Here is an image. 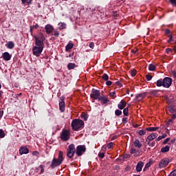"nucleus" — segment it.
<instances>
[{"mask_svg": "<svg viewBox=\"0 0 176 176\" xmlns=\"http://www.w3.org/2000/svg\"><path fill=\"white\" fill-rule=\"evenodd\" d=\"M34 38L36 45L32 48L33 55L36 56V57H39L42 54V52H43V47L45 46L43 42H45L46 38L42 33H39L38 36H34Z\"/></svg>", "mask_w": 176, "mask_h": 176, "instance_id": "f257e3e1", "label": "nucleus"}, {"mask_svg": "<svg viewBox=\"0 0 176 176\" xmlns=\"http://www.w3.org/2000/svg\"><path fill=\"white\" fill-rule=\"evenodd\" d=\"M171 85H173V78L170 77H165L163 80L160 79L157 80L156 82V86H157V87H162V86H163V87H165L166 89H168Z\"/></svg>", "mask_w": 176, "mask_h": 176, "instance_id": "f03ea898", "label": "nucleus"}, {"mask_svg": "<svg viewBox=\"0 0 176 176\" xmlns=\"http://www.w3.org/2000/svg\"><path fill=\"white\" fill-rule=\"evenodd\" d=\"M64 161V157H63V151H59L58 159L54 158L50 164L51 168H56L58 166H60Z\"/></svg>", "mask_w": 176, "mask_h": 176, "instance_id": "7ed1b4c3", "label": "nucleus"}, {"mask_svg": "<svg viewBox=\"0 0 176 176\" xmlns=\"http://www.w3.org/2000/svg\"><path fill=\"white\" fill-rule=\"evenodd\" d=\"M71 126L74 131H78L85 126V122L82 120L74 119L72 120Z\"/></svg>", "mask_w": 176, "mask_h": 176, "instance_id": "20e7f679", "label": "nucleus"}, {"mask_svg": "<svg viewBox=\"0 0 176 176\" xmlns=\"http://www.w3.org/2000/svg\"><path fill=\"white\" fill-rule=\"evenodd\" d=\"M74 155H75V145L74 144H71L67 149V156L69 159H72V157H74Z\"/></svg>", "mask_w": 176, "mask_h": 176, "instance_id": "39448f33", "label": "nucleus"}, {"mask_svg": "<svg viewBox=\"0 0 176 176\" xmlns=\"http://www.w3.org/2000/svg\"><path fill=\"white\" fill-rule=\"evenodd\" d=\"M86 152V146L85 145H79L76 147V153L77 156H82L83 153Z\"/></svg>", "mask_w": 176, "mask_h": 176, "instance_id": "423d86ee", "label": "nucleus"}, {"mask_svg": "<svg viewBox=\"0 0 176 176\" xmlns=\"http://www.w3.org/2000/svg\"><path fill=\"white\" fill-rule=\"evenodd\" d=\"M101 93L100 91L93 89L90 95L91 98H93V100H99L101 96Z\"/></svg>", "mask_w": 176, "mask_h": 176, "instance_id": "0eeeda50", "label": "nucleus"}, {"mask_svg": "<svg viewBox=\"0 0 176 176\" xmlns=\"http://www.w3.org/2000/svg\"><path fill=\"white\" fill-rule=\"evenodd\" d=\"M60 138L63 141H68L69 140V131L65 130L62 131Z\"/></svg>", "mask_w": 176, "mask_h": 176, "instance_id": "6e6552de", "label": "nucleus"}, {"mask_svg": "<svg viewBox=\"0 0 176 176\" xmlns=\"http://www.w3.org/2000/svg\"><path fill=\"white\" fill-rule=\"evenodd\" d=\"M157 137V133H153L150 134L146 140V144H149L151 141H153V140H155Z\"/></svg>", "mask_w": 176, "mask_h": 176, "instance_id": "1a4fd4ad", "label": "nucleus"}, {"mask_svg": "<svg viewBox=\"0 0 176 176\" xmlns=\"http://www.w3.org/2000/svg\"><path fill=\"white\" fill-rule=\"evenodd\" d=\"M168 166V160L163 159L160 161L159 167L160 168H163L164 167H167Z\"/></svg>", "mask_w": 176, "mask_h": 176, "instance_id": "9d476101", "label": "nucleus"}, {"mask_svg": "<svg viewBox=\"0 0 176 176\" xmlns=\"http://www.w3.org/2000/svg\"><path fill=\"white\" fill-rule=\"evenodd\" d=\"M45 30L46 34L49 35L52 34V32H53V30H54V28L52 25L47 24V25H45Z\"/></svg>", "mask_w": 176, "mask_h": 176, "instance_id": "9b49d317", "label": "nucleus"}, {"mask_svg": "<svg viewBox=\"0 0 176 176\" xmlns=\"http://www.w3.org/2000/svg\"><path fill=\"white\" fill-rule=\"evenodd\" d=\"M3 60L5 61H10V59L12 58V56L9 52H4L2 54Z\"/></svg>", "mask_w": 176, "mask_h": 176, "instance_id": "f8f14e48", "label": "nucleus"}, {"mask_svg": "<svg viewBox=\"0 0 176 176\" xmlns=\"http://www.w3.org/2000/svg\"><path fill=\"white\" fill-rule=\"evenodd\" d=\"M30 150H28V148L26 147H21L19 149V154L20 155H27L29 153Z\"/></svg>", "mask_w": 176, "mask_h": 176, "instance_id": "ddd939ff", "label": "nucleus"}, {"mask_svg": "<svg viewBox=\"0 0 176 176\" xmlns=\"http://www.w3.org/2000/svg\"><path fill=\"white\" fill-rule=\"evenodd\" d=\"M127 105V102L124 100H122L118 104V109H124V108Z\"/></svg>", "mask_w": 176, "mask_h": 176, "instance_id": "4468645a", "label": "nucleus"}, {"mask_svg": "<svg viewBox=\"0 0 176 176\" xmlns=\"http://www.w3.org/2000/svg\"><path fill=\"white\" fill-rule=\"evenodd\" d=\"M98 101H101L102 104H107L109 102V100L105 96H100L98 99Z\"/></svg>", "mask_w": 176, "mask_h": 176, "instance_id": "2eb2a0df", "label": "nucleus"}, {"mask_svg": "<svg viewBox=\"0 0 176 176\" xmlns=\"http://www.w3.org/2000/svg\"><path fill=\"white\" fill-rule=\"evenodd\" d=\"M144 167V162H139L136 166V171L138 173H140V171L142 170V168Z\"/></svg>", "mask_w": 176, "mask_h": 176, "instance_id": "dca6fc26", "label": "nucleus"}, {"mask_svg": "<svg viewBox=\"0 0 176 176\" xmlns=\"http://www.w3.org/2000/svg\"><path fill=\"white\" fill-rule=\"evenodd\" d=\"M59 109L60 111L64 112L65 111V102L63 100L59 102Z\"/></svg>", "mask_w": 176, "mask_h": 176, "instance_id": "f3484780", "label": "nucleus"}, {"mask_svg": "<svg viewBox=\"0 0 176 176\" xmlns=\"http://www.w3.org/2000/svg\"><path fill=\"white\" fill-rule=\"evenodd\" d=\"M146 97V93L138 94L136 95V100H144Z\"/></svg>", "mask_w": 176, "mask_h": 176, "instance_id": "a211bd4d", "label": "nucleus"}, {"mask_svg": "<svg viewBox=\"0 0 176 176\" xmlns=\"http://www.w3.org/2000/svg\"><path fill=\"white\" fill-rule=\"evenodd\" d=\"M170 144H168L164 147H162L161 148V152L162 153H166V152H168V151H170Z\"/></svg>", "mask_w": 176, "mask_h": 176, "instance_id": "6ab92c4d", "label": "nucleus"}, {"mask_svg": "<svg viewBox=\"0 0 176 176\" xmlns=\"http://www.w3.org/2000/svg\"><path fill=\"white\" fill-rule=\"evenodd\" d=\"M33 0H21L22 5H28V6H30V5H32Z\"/></svg>", "mask_w": 176, "mask_h": 176, "instance_id": "aec40b11", "label": "nucleus"}, {"mask_svg": "<svg viewBox=\"0 0 176 176\" xmlns=\"http://www.w3.org/2000/svg\"><path fill=\"white\" fill-rule=\"evenodd\" d=\"M134 146L136 148H141V146H142V144H141V142H140L139 140H135L134 142Z\"/></svg>", "mask_w": 176, "mask_h": 176, "instance_id": "412c9836", "label": "nucleus"}, {"mask_svg": "<svg viewBox=\"0 0 176 176\" xmlns=\"http://www.w3.org/2000/svg\"><path fill=\"white\" fill-rule=\"evenodd\" d=\"M8 49H13L14 47V43L12 41H9L7 44Z\"/></svg>", "mask_w": 176, "mask_h": 176, "instance_id": "4be33fe9", "label": "nucleus"}, {"mask_svg": "<svg viewBox=\"0 0 176 176\" xmlns=\"http://www.w3.org/2000/svg\"><path fill=\"white\" fill-rule=\"evenodd\" d=\"M72 47H74V44L69 43L65 47L66 52H68V50H70Z\"/></svg>", "mask_w": 176, "mask_h": 176, "instance_id": "5701e85b", "label": "nucleus"}, {"mask_svg": "<svg viewBox=\"0 0 176 176\" xmlns=\"http://www.w3.org/2000/svg\"><path fill=\"white\" fill-rule=\"evenodd\" d=\"M146 131H156V130H159V127H148L146 128Z\"/></svg>", "mask_w": 176, "mask_h": 176, "instance_id": "b1692460", "label": "nucleus"}, {"mask_svg": "<svg viewBox=\"0 0 176 176\" xmlns=\"http://www.w3.org/2000/svg\"><path fill=\"white\" fill-rule=\"evenodd\" d=\"M76 67V65L75 63H69L67 65L68 69H74Z\"/></svg>", "mask_w": 176, "mask_h": 176, "instance_id": "393cba45", "label": "nucleus"}, {"mask_svg": "<svg viewBox=\"0 0 176 176\" xmlns=\"http://www.w3.org/2000/svg\"><path fill=\"white\" fill-rule=\"evenodd\" d=\"M58 25H59V30H64L65 29V27H67V25L64 23H59Z\"/></svg>", "mask_w": 176, "mask_h": 176, "instance_id": "a878e982", "label": "nucleus"}, {"mask_svg": "<svg viewBox=\"0 0 176 176\" xmlns=\"http://www.w3.org/2000/svg\"><path fill=\"white\" fill-rule=\"evenodd\" d=\"M168 111H169V112H170V113H174V112H175V109L173 106H169L168 107Z\"/></svg>", "mask_w": 176, "mask_h": 176, "instance_id": "bb28decb", "label": "nucleus"}, {"mask_svg": "<svg viewBox=\"0 0 176 176\" xmlns=\"http://www.w3.org/2000/svg\"><path fill=\"white\" fill-rule=\"evenodd\" d=\"M148 69L149 71H155V69H156V66H155L153 64H150L148 65Z\"/></svg>", "mask_w": 176, "mask_h": 176, "instance_id": "cd10ccee", "label": "nucleus"}, {"mask_svg": "<svg viewBox=\"0 0 176 176\" xmlns=\"http://www.w3.org/2000/svg\"><path fill=\"white\" fill-rule=\"evenodd\" d=\"M81 118H82L83 120H87V119L89 118V117L87 116V115H86V113H82V114H81Z\"/></svg>", "mask_w": 176, "mask_h": 176, "instance_id": "c85d7f7f", "label": "nucleus"}, {"mask_svg": "<svg viewBox=\"0 0 176 176\" xmlns=\"http://www.w3.org/2000/svg\"><path fill=\"white\" fill-rule=\"evenodd\" d=\"M123 113L124 116H129V107H126L125 109H124Z\"/></svg>", "mask_w": 176, "mask_h": 176, "instance_id": "c756f323", "label": "nucleus"}, {"mask_svg": "<svg viewBox=\"0 0 176 176\" xmlns=\"http://www.w3.org/2000/svg\"><path fill=\"white\" fill-rule=\"evenodd\" d=\"M166 137H167V135L164 134L162 135H160L157 139L156 141H160L162 140H163V138H166Z\"/></svg>", "mask_w": 176, "mask_h": 176, "instance_id": "7c9ffc66", "label": "nucleus"}, {"mask_svg": "<svg viewBox=\"0 0 176 176\" xmlns=\"http://www.w3.org/2000/svg\"><path fill=\"white\" fill-rule=\"evenodd\" d=\"M138 134L139 135H141V136L145 135L146 134V131H145V130L142 129L139 131Z\"/></svg>", "mask_w": 176, "mask_h": 176, "instance_id": "2f4dec72", "label": "nucleus"}, {"mask_svg": "<svg viewBox=\"0 0 176 176\" xmlns=\"http://www.w3.org/2000/svg\"><path fill=\"white\" fill-rule=\"evenodd\" d=\"M131 75L133 77L135 76V75H137V70H135V69L131 70Z\"/></svg>", "mask_w": 176, "mask_h": 176, "instance_id": "473e14b6", "label": "nucleus"}, {"mask_svg": "<svg viewBox=\"0 0 176 176\" xmlns=\"http://www.w3.org/2000/svg\"><path fill=\"white\" fill-rule=\"evenodd\" d=\"M102 78L104 80H108V79H109V77L108 76V74H104L102 76Z\"/></svg>", "mask_w": 176, "mask_h": 176, "instance_id": "72a5a7b5", "label": "nucleus"}, {"mask_svg": "<svg viewBox=\"0 0 176 176\" xmlns=\"http://www.w3.org/2000/svg\"><path fill=\"white\" fill-rule=\"evenodd\" d=\"M115 115L116 116H120V115H122V111H120L119 109L116 110Z\"/></svg>", "mask_w": 176, "mask_h": 176, "instance_id": "f704fd0d", "label": "nucleus"}, {"mask_svg": "<svg viewBox=\"0 0 176 176\" xmlns=\"http://www.w3.org/2000/svg\"><path fill=\"white\" fill-rule=\"evenodd\" d=\"M0 138H5V132L2 129H0Z\"/></svg>", "mask_w": 176, "mask_h": 176, "instance_id": "c9c22d12", "label": "nucleus"}, {"mask_svg": "<svg viewBox=\"0 0 176 176\" xmlns=\"http://www.w3.org/2000/svg\"><path fill=\"white\" fill-rule=\"evenodd\" d=\"M39 168H41L40 174H43V173H45V166L40 165Z\"/></svg>", "mask_w": 176, "mask_h": 176, "instance_id": "e433bc0d", "label": "nucleus"}, {"mask_svg": "<svg viewBox=\"0 0 176 176\" xmlns=\"http://www.w3.org/2000/svg\"><path fill=\"white\" fill-rule=\"evenodd\" d=\"M149 167H151V162L146 164V165L143 169V171H145L146 170V168H149Z\"/></svg>", "mask_w": 176, "mask_h": 176, "instance_id": "4c0bfd02", "label": "nucleus"}, {"mask_svg": "<svg viewBox=\"0 0 176 176\" xmlns=\"http://www.w3.org/2000/svg\"><path fill=\"white\" fill-rule=\"evenodd\" d=\"M110 96H111L112 98H116V91L111 92Z\"/></svg>", "mask_w": 176, "mask_h": 176, "instance_id": "58836bf2", "label": "nucleus"}, {"mask_svg": "<svg viewBox=\"0 0 176 176\" xmlns=\"http://www.w3.org/2000/svg\"><path fill=\"white\" fill-rule=\"evenodd\" d=\"M148 145H149V146H151V147H153L155 146V145L156 144V142H155V141L152 142H148V143H146Z\"/></svg>", "mask_w": 176, "mask_h": 176, "instance_id": "ea45409f", "label": "nucleus"}, {"mask_svg": "<svg viewBox=\"0 0 176 176\" xmlns=\"http://www.w3.org/2000/svg\"><path fill=\"white\" fill-rule=\"evenodd\" d=\"M53 35L55 38H58V36H60V32H58V31H55Z\"/></svg>", "mask_w": 176, "mask_h": 176, "instance_id": "a19ab883", "label": "nucleus"}, {"mask_svg": "<svg viewBox=\"0 0 176 176\" xmlns=\"http://www.w3.org/2000/svg\"><path fill=\"white\" fill-rule=\"evenodd\" d=\"M122 122L124 124H126V123H127V122H129V118H122Z\"/></svg>", "mask_w": 176, "mask_h": 176, "instance_id": "79ce46f5", "label": "nucleus"}, {"mask_svg": "<svg viewBox=\"0 0 176 176\" xmlns=\"http://www.w3.org/2000/svg\"><path fill=\"white\" fill-rule=\"evenodd\" d=\"M146 78L147 80H152V76L151 74H146Z\"/></svg>", "mask_w": 176, "mask_h": 176, "instance_id": "37998d69", "label": "nucleus"}, {"mask_svg": "<svg viewBox=\"0 0 176 176\" xmlns=\"http://www.w3.org/2000/svg\"><path fill=\"white\" fill-rule=\"evenodd\" d=\"M32 155L33 156H39V152H38L37 151H33Z\"/></svg>", "mask_w": 176, "mask_h": 176, "instance_id": "c03bdc74", "label": "nucleus"}, {"mask_svg": "<svg viewBox=\"0 0 176 176\" xmlns=\"http://www.w3.org/2000/svg\"><path fill=\"white\" fill-rule=\"evenodd\" d=\"M98 156L100 157V159H104L105 154H104V153H100Z\"/></svg>", "mask_w": 176, "mask_h": 176, "instance_id": "a18cd8bd", "label": "nucleus"}, {"mask_svg": "<svg viewBox=\"0 0 176 176\" xmlns=\"http://www.w3.org/2000/svg\"><path fill=\"white\" fill-rule=\"evenodd\" d=\"M171 76H173L175 79H176V72L173 71L170 73Z\"/></svg>", "mask_w": 176, "mask_h": 176, "instance_id": "49530a36", "label": "nucleus"}, {"mask_svg": "<svg viewBox=\"0 0 176 176\" xmlns=\"http://www.w3.org/2000/svg\"><path fill=\"white\" fill-rule=\"evenodd\" d=\"M170 3L173 6H176V0H169Z\"/></svg>", "mask_w": 176, "mask_h": 176, "instance_id": "de8ad7c7", "label": "nucleus"}, {"mask_svg": "<svg viewBox=\"0 0 176 176\" xmlns=\"http://www.w3.org/2000/svg\"><path fill=\"white\" fill-rule=\"evenodd\" d=\"M172 122H173V120L171 119L168 120L166 122L167 127H168V126H170V124H171Z\"/></svg>", "mask_w": 176, "mask_h": 176, "instance_id": "09e8293b", "label": "nucleus"}, {"mask_svg": "<svg viewBox=\"0 0 176 176\" xmlns=\"http://www.w3.org/2000/svg\"><path fill=\"white\" fill-rule=\"evenodd\" d=\"M169 39L168 40V43H170V42H171V41H173V34H170L168 36Z\"/></svg>", "mask_w": 176, "mask_h": 176, "instance_id": "8fccbe9b", "label": "nucleus"}, {"mask_svg": "<svg viewBox=\"0 0 176 176\" xmlns=\"http://www.w3.org/2000/svg\"><path fill=\"white\" fill-rule=\"evenodd\" d=\"M116 85L117 86H119V87H122V86H123V85H122V82H120V81H117V82H116Z\"/></svg>", "mask_w": 176, "mask_h": 176, "instance_id": "3c124183", "label": "nucleus"}, {"mask_svg": "<svg viewBox=\"0 0 176 176\" xmlns=\"http://www.w3.org/2000/svg\"><path fill=\"white\" fill-rule=\"evenodd\" d=\"M112 146H113V142H110L107 144V147L109 148V149H111V148H112Z\"/></svg>", "mask_w": 176, "mask_h": 176, "instance_id": "603ef678", "label": "nucleus"}, {"mask_svg": "<svg viewBox=\"0 0 176 176\" xmlns=\"http://www.w3.org/2000/svg\"><path fill=\"white\" fill-rule=\"evenodd\" d=\"M135 152H137V150L135 148H131V153L132 155H134V153H135Z\"/></svg>", "mask_w": 176, "mask_h": 176, "instance_id": "864d4df0", "label": "nucleus"}, {"mask_svg": "<svg viewBox=\"0 0 176 176\" xmlns=\"http://www.w3.org/2000/svg\"><path fill=\"white\" fill-rule=\"evenodd\" d=\"M31 28H32L33 30H36V28H38V27H39V25H38V23H36L34 25L30 26Z\"/></svg>", "mask_w": 176, "mask_h": 176, "instance_id": "5fc2aeb1", "label": "nucleus"}, {"mask_svg": "<svg viewBox=\"0 0 176 176\" xmlns=\"http://www.w3.org/2000/svg\"><path fill=\"white\" fill-rule=\"evenodd\" d=\"M169 176H176V173L175 170L172 171L170 174Z\"/></svg>", "mask_w": 176, "mask_h": 176, "instance_id": "6e6d98bb", "label": "nucleus"}, {"mask_svg": "<svg viewBox=\"0 0 176 176\" xmlns=\"http://www.w3.org/2000/svg\"><path fill=\"white\" fill-rule=\"evenodd\" d=\"M168 141H170V139H169L168 138H167L163 142L164 145H166V144H167V142H168Z\"/></svg>", "mask_w": 176, "mask_h": 176, "instance_id": "4d7b16f0", "label": "nucleus"}, {"mask_svg": "<svg viewBox=\"0 0 176 176\" xmlns=\"http://www.w3.org/2000/svg\"><path fill=\"white\" fill-rule=\"evenodd\" d=\"M106 85L107 86H111V85H112V81H110V80L107 81Z\"/></svg>", "mask_w": 176, "mask_h": 176, "instance_id": "13d9d810", "label": "nucleus"}, {"mask_svg": "<svg viewBox=\"0 0 176 176\" xmlns=\"http://www.w3.org/2000/svg\"><path fill=\"white\" fill-rule=\"evenodd\" d=\"M170 32V30H168V29H166L165 30V34L166 35H169Z\"/></svg>", "mask_w": 176, "mask_h": 176, "instance_id": "bf43d9fd", "label": "nucleus"}, {"mask_svg": "<svg viewBox=\"0 0 176 176\" xmlns=\"http://www.w3.org/2000/svg\"><path fill=\"white\" fill-rule=\"evenodd\" d=\"M89 47H91V49H94V43H91L89 44Z\"/></svg>", "mask_w": 176, "mask_h": 176, "instance_id": "052dcab7", "label": "nucleus"}, {"mask_svg": "<svg viewBox=\"0 0 176 176\" xmlns=\"http://www.w3.org/2000/svg\"><path fill=\"white\" fill-rule=\"evenodd\" d=\"M166 53H170V52H173V50L170 48H167L166 50Z\"/></svg>", "mask_w": 176, "mask_h": 176, "instance_id": "680f3d73", "label": "nucleus"}, {"mask_svg": "<svg viewBox=\"0 0 176 176\" xmlns=\"http://www.w3.org/2000/svg\"><path fill=\"white\" fill-rule=\"evenodd\" d=\"M3 116V111H0V118H2Z\"/></svg>", "mask_w": 176, "mask_h": 176, "instance_id": "e2e57ef3", "label": "nucleus"}, {"mask_svg": "<svg viewBox=\"0 0 176 176\" xmlns=\"http://www.w3.org/2000/svg\"><path fill=\"white\" fill-rule=\"evenodd\" d=\"M32 30H34L32 28H31V26H30V34L32 35Z\"/></svg>", "mask_w": 176, "mask_h": 176, "instance_id": "0e129e2a", "label": "nucleus"}, {"mask_svg": "<svg viewBox=\"0 0 176 176\" xmlns=\"http://www.w3.org/2000/svg\"><path fill=\"white\" fill-rule=\"evenodd\" d=\"M116 140V136H113V137L111 138V141H113V140Z\"/></svg>", "mask_w": 176, "mask_h": 176, "instance_id": "69168bd1", "label": "nucleus"}, {"mask_svg": "<svg viewBox=\"0 0 176 176\" xmlns=\"http://www.w3.org/2000/svg\"><path fill=\"white\" fill-rule=\"evenodd\" d=\"M172 119H176V115L175 114H173Z\"/></svg>", "mask_w": 176, "mask_h": 176, "instance_id": "338daca9", "label": "nucleus"}, {"mask_svg": "<svg viewBox=\"0 0 176 176\" xmlns=\"http://www.w3.org/2000/svg\"><path fill=\"white\" fill-rule=\"evenodd\" d=\"M173 50H174V52H175V53H176V46L173 47Z\"/></svg>", "mask_w": 176, "mask_h": 176, "instance_id": "774afa93", "label": "nucleus"}]
</instances>
